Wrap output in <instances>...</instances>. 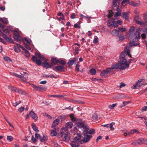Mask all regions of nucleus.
<instances>
[{"mask_svg": "<svg viewBox=\"0 0 147 147\" xmlns=\"http://www.w3.org/2000/svg\"><path fill=\"white\" fill-rule=\"evenodd\" d=\"M32 126L33 129L36 132H38L39 131L38 127L36 126L34 123L32 124Z\"/></svg>", "mask_w": 147, "mask_h": 147, "instance_id": "7c9ffc66", "label": "nucleus"}, {"mask_svg": "<svg viewBox=\"0 0 147 147\" xmlns=\"http://www.w3.org/2000/svg\"><path fill=\"white\" fill-rule=\"evenodd\" d=\"M63 66L60 65L56 66L53 68V69L57 72L58 71L64 72L65 70V68Z\"/></svg>", "mask_w": 147, "mask_h": 147, "instance_id": "9b49d317", "label": "nucleus"}, {"mask_svg": "<svg viewBox=\"0 0 147 147\" xmlns=\"http://www.w3.org/2000/svg\"><path fill=\"white\" fill-rule=\"evenodd\" d=\"M35 55L38 58L41 60H44L45 58L43 56H42L41 54L40 53H36L35 54Z\"/></svg>", "mask_w": 147, "mask_h": 147, "instance_id": "cd10ccee", "label": "nucleus"}, {"mask_svg": "<svg viewBox=\"0 0 147 147\" xmlns=\"http://www.w3.org/2000/svg\"><path fill=\"white\" fill-rule=\"evenodd\" d=\"M29 114L31 117L35 120H37L38 119V117L36 114L34 113L33 111H31L30 113Z\"/></svg>", "mask_w": 147, "mask_h": 147, "instance_id": "2eb2a0df", "label": "nucleus"}, {"mask_svg": "<svg viewBox=\"0 0 147 147\" xmlns=\"http://www.w3.org/2000/svg\"><path fill=\"white\" fill-rule=\"evenodd\" d=\"M24 107H21L19 108L18 110L21 113L24 111Z\"/></svg>", "mask_w": 147, "mask_h": 147, "instance_id": "bf43d9fd", "label": "nucleus"}, {"mask_svg": "<svg viewBox=\"0 0 147 147\" xmlns=\"http://www.w3.org/2000/svg\"><path fill=\"white\" fill-rule=\"evenodd\" d=\"M139 31V29H137L134 34L136 38L138 39H139L140 37Z\"/></svg>", "mask_w": 147, "mask_h": 147, "instance_id": "5701e85b", "label": "nucleus"}, {"mask_svg": "<svg viewBox=\"0 0 147 147\" xmlns=\"http://www.w3.org/2000/svg\"><path fill=\"white\" fill-rule=\"evenodd\" d=\"M59 122V119H55L51 127L53 128L55 130H56L55 127L58 125Z\"/></svg>", "mask_w": 147, "mask_h": 147, "instance_id": "dca6fc26", "label": "nucleus"}, {"mask_svg": "<svg viewBox=\"0 0 147 147\" xmlns=\"http://www.w3.org/2000/svg\"><path fill=\"white\" fill-rule=\"evenodd\" d=\"M147 139L146 138L139 139L136 141H134L132 143V144L135 146L140 145L143 144H147Z\"/></svg>", "mask_w": 147, "mask_h": 147, "instance_id": "423d86ee", "label": "nucleus"}, {"mask_svg": "<svg viewBox=\"0 0 147 147\" xmlns=\"http://www.w3.org/2000/svg\"><path fill=\"white\" fill-rule=\"evenodd\" d=\"M51 60L53 64L55 65H61L64 66L66 64V62L65 60L61 59H58L57 58L54 57L51 58Z\"/></svg>", "mask_w": 147, "mask_h": 147, "instance_id": "20e7f679", "label": "nucleus"}, {"mask_svg": "<svg viewBox=\"0 0 147 147\" xmlns=\"http://www.w3.org/2000/svg\"><path fill=\"white\" fill-rule=\"evenodd\" d=\"M61 137L62 138L63 135L65 136L63 138L64 140L67 142H68L70 139V134L68 133L67 129L65 128H62L60 133Z\"/></svg>", "mask_w": 147, "mask_h": 147, "instance_id": "7ed1b4c3", "label": "nucleus"}, {"mask_svg": "<svg viewBox=\"0 0 147 147\" xmlns=\"http://www.w3.org/2000/svg\"><path fill=\"white\" fill-rule=\"evenodd\" d=\"M22 41L23 42L25 45H30L31 41V40L28 38H24L22 39Z\"/></svg>", "mask_w": 147, "mask_h": 147, "instance_id": "6ab92c4d", "label": "nucleus"}, {"mask_svg": "<svg viewBox=\"0 0 147 147\" xmlns=\"http://www.w3.org/2000/svg\"><path fill=\"white\" fill-rule=\"evenodd\" d=\"M35 138L36 139H39L40 140V139L41 138V136L39 134H37V133L35 134Z\"/></svg>", "mask_w": 147, "mask_h": 147, "instance_id": "a18cd8bd", "label": "nucleus"}, {"mask_svg": "<svg viewBox=\"0 0 147 147\" xmlns=\"http://www.w3.org/2000/svg\"><path fill=\"white\" fill-rule=\"evenodd\" d=\"M98 117V115L96 113H95L92 116V118L94 120L97 119Z\"/></svg>", "mask_w": 147, "mask_h": 147, "instance_id": "a19ab883", "label": "nucleus"}, {"mask_svg": "<svg viewBox=\"0 0 147 147\" xmlns=\"http://www.w3.org/2000/svg\"><path fill=\"white\" fill-rule=\"evenodd\" d=\"M73 125V124L71 122H68L65 125L66 127L67 128H71Z\"/></svg>", "mask_w": 147, "mask_h": 147, "instance_id": "a878e982", "label": "nucleus"}, {"mask_svg": "<svg viewBox=\"0 0 147 147\" xmlns=\"http://www.w3.org/2000/svg\"><path fill=\"white\" fill-rule=\"evenodd\" d=\"M117 103H115L112 105H110L109 106V108L111 109H112L117 106Z\"/></svg>", "mask_w": 147, "mask_h": 147, "instance_id": "c9c22d12", "label": "nucleus"}, {"mask_svg": "<svg viewBox=\"0 0 147 147\" xmlns=\"http://www.w3.org/2000/svg\"><path fill=\"white\" fill-rule=\"evenodd\" d=\"M13 137L11 136H8L7 137V140L9 142L12 141L13 140Z\"/></svg>", "mask_w": 147, "mask_h": 147, "instance_id": "37998d69", "label": "nucleus"}, {"mask_svg": "<svg viewBox=\"0 0 147 147\" xmlns=\"http://www.w3.org/2000/svg\"><path fill=\"white\" fill-rule=\"evenodd\" d=\"M32 87L36 91H39L40 86H36L34 84L31 85Z\"/></svg>", "mask_w": 147, "mask_h": 147, "instance_id": "c756f323", "label": "nucleus"}, {"mask_svg": "<svg viewBox=\"0 0 147 147\" xmlns=\"http://www.w3.org/2000/svg\"><path fill=\"white\" fill-rule=\"evenodd\" d=\"M116 11H117L115 14L114 16V17H118L120 16L121 15V11H122L119 8H118L115 9Z\"/></svg>", "mask_w": 147, "mask_h": 147, "instance_id": "f3484780", "label": "nucleus"}, {"mask_svg": "<svg viewBox=\"0 0 147 147\" xmlns=\"http://www.w3.org/2000/svg\"><path fill=\"white\" fill-rule=\"evenodd\" d=\"M7 30L8 31V32L9 33L10 31H12V29L11 26H7L6 29L5 30Z\"/></svg>", "mask_w": 147, "mask_h": 147, "instance_id": "ea45409f", "label": "nucleus"}, {"mask_svg": "<svg viewBox=\"0 0 147 147\" xmlns=\"http://www.w3.org/2000/svg\"><path fill=\"white\" fill-rule=\"evenodd\" d=\"M130 4H131L133 6L136 7L138 5V4L136 3L133 1H131L130 2Z\"/></svg>", "mask_w": 147, "mask_h": 147, "instance_id": "680f3d73", "label": "nucleus"}, {"mask_svg": "<svg viewBox=\"0 0 147 147\" xmlns=\"http://www.w3.org/2000/svg\"><path fill=\"white\" fill-rule=\"evenodd\" d=\"M140 17L139 15H136L134 18V20L138 24H140L141 26H145L147 23L146 22H143L142 21H139Z\"/></svg>", "mask_w": 147, "mask_h": 147, "instance_id": "6e6552de", "label": "nucleus"}, {"mask_svg": "<svg viewBox=\"0 0 147 147\" xmlns=\"http://www.w3.org/2000/svg\"><path fill=\"white\" fill-rule=\"evenodd\" d=\"M128 56L130 57H132L130 53V52L129 50H127L125 51H123L121 52V54L120 55V57L121 58L127 61L126 64H129V66L130 62L128 63H127V56Z\"/></svg>", "mask_w": 147, "mask_h": 147, "instance_id": "39448f33", "label": "nucleus"}, {"mask_svg": "<svg viewBox=\"0 0 147 147\" xmlns=\"http://www.w3.org/2000/svg\"><path fill=\"white\" fill-rule=\"evenodd\" d=\"M147 111V106H144L141 109V111L143 112V111Z\"/></svg>", "mask_w": 147, "mask_h": 147, "instance_id": "13d9d810", "label": "nucleus"}, {"mask_svg": "<svg viewBox=\"0 0 147 147\" xmlns=\"http://www.w3.org/2000/svg\"><path fill=\"white\" fill-rule=\"evenodd\" d=\"M135 30L134 27L133 26L131 27L129 30V32L130 33H132Z\"/></svg>", "mask_w": 147, "mask_h": 147, "instance_id": "8fccbe9b", "label": "nucleus"}, {"mask_svg": "<svg viewBox=\"0 0 147 147\" xmlns=\"http://www.w3.org/2000/svg\"><path fill=\"white\" fill-rule=\"evenodd\" d=\"M9 89H11L12 91H14L15 92L19 93H21L22 94H23V92H21V90H20L19 88H17L11 86H8Z\"/></svg>", "mask_w": 147, "mask_h": 147, "instance_id": "4468645a", "label": "nucleus"}, {"mask_svg": "<svg viewBox=\"0 0 147 147\" xmlns=\"http://www.w3.org/2000/svg\"><path fill=\"white\" fill-rule=\"evenodd\" d=\"M2 36L3 38H4L7 41L11 43L13 42V40L12 39L11 37H7L6 35L4 34H3Z\"/></svg>", "mask_w": 147, "mask_h": 147, "instance_id": "a211bd4d", "label": "nucleus"}, {"mask_svg": "<svg viewBox=\"0 0 147 147\" xmlns=\"http://www.w3.org/2000/svg\"><path fill=\"white\" fill-rule=\"evenodd\" d=\"M119 33V32L118 30L116 29H114L111 32V34L113 36H117L118 35Z\"/></svg>", "mask_w": 147, "mask_h": 147, "instance_id": "bb28decb", "label": "nucleus"}, {"mask_svg": "<svg viewBox=\"0 0 147 147\" xmlns=\"http://www.w3.org/2000/svg\"><path fill=\"white\" fill-rule=\"evenodd\" d=\"M119 39V40L121 41H122L125 38L124 35L123 34H120L118 36Z\"/></svg>", "mask_w": 147, "mask_h": 147, "instance_id": "f704fd0d", "label": "nucleus"}, {"mask_svg": "<svg viewBox=\"0 0 147 147\" xmlns=\"http://www.w3.org/2000/svg\"><path fill=\"white\" fill-rule=\"evenodd\" d=\"M129 1V0H123L121 2V3L123 5H126V2Z\"/></svg>", "mask_w": 147, "mask_h": 147, "instance_id": "e2e57ef3", "label": "nucleus"}, {"mask_svg": "<svg viewBox=\"0 0 147 147\" xmlns=\"http://www.w3.org/2000/svg\"><path fill=\"white\" fill-rule=\"evenodd\" d=\"M102 138V136H99L97 138L96 140V142H98L99 140H101Z\"/></svg>", "mask_w": 147, "mask_h": 147, "instance_id": "774afa93", "label": "nucleus"}, {"mask_svg": "<svg viewBox=\"0 0 147 147\" xmlns=\"http://www.w3.org/2000/svg\"><path fill=\"white\" fill-rule=\"evenodd\" d=\"M113 14V12L111 10H110L109 11L108 17L109 18H110L112 17Z\"/></svg>", "mask_w": 147, "mask_h": 147, "instance_id": "72a5a7b5", "label": "nucleus"}, {"mask_svg": "<svg viewBox=\"0 0 147 147\" xmlns=\"http://www.w3.org/2000/svg\"><path fill=\"white\" fill-rule=\"evenodd\" d=\"M71 19H74L76 18V15L74 13H72L71 15Z\"/></svg>", "mask_w": 147, "mask_h": 147, "instance_id": "0e129e2a", "label": "nucleus"}, {"mask_svg": "<svg viewBox=\"0 0 147 147\" xmlns=\"http://www.w3.org/2000/svg\"><path fill=\"white\" fill-rule=\"evenodd\" d=\"M37 139L36 138H34L33 136H32L31 140L34 143H36L37 141Z\"/></svg>", "mask_w": 147, "mask_h": 147, "instance_id": "5fc2aeb1", "label": "nucleus"}, {"mask_svg": "<svg viewBox=\"0 0 147 147\" xmlns=\"http://www.w3.org/2000/svg\"><path fill=\"white\" fill-rule=\"evenodd\" d=\"M111 69L110 68H108L105 70L102 71L100 74V76L102 78L103 77L105 78L107 77V75L111 71Z\"/></svg>", "mask_w": 147, "mask_h": 147, "instance_id": "0eeeda50", "label": "nucleus"}, {"mask_svg": "<svg viewBox=\"0 0 147 147\" xmlns=\"http://www.w3.org/2000/svg\"><path fill=\"white\" fill-rule=\"evenodd\" d=\"M14 51L17 53H18L20 52V48L16 46H15L14 47Z\"/></svg>", "mask_w": 147, "mask_h": 147, "instance_id": "e433bc0d", "label": "nucleus"}, {"mask_svg": "<svg viewBox=\"0 0 147 147\" xmlns=\"http://www.w3.org/2000/svg\"><path fill=\"white\" fill-rule=\"evenodd\" d=\"M59 117L61 121H63L65 119L66 116L63 115H61Z\"/></svg>", "mask_w": 147, "mask_h": 147, "instance_id": "79ce46f5", "label": "nucleus"}, {"mask_svg": "<svg viewBox=\"0 0 147 147\" xmlns=\"http://www.w3.org/2000/svg\"><path fill=\"white\" fill-rule=\"evenodd\" d=\"M120 1L119 0H113L112 3V7L113 9L119 8Z\"/></svg>", "mask_w": 147, "mask_h": 147, "instance_id": "9d476101", "label": "nucleus"}, {"mask_svg": "<svg viewBox=\"0 0 147 147\" xmlns=\"http://www.w3.org/2000/svg\"><path fill=\"white\" fill-rule=\"evenodd\" d=\"M78 48L77 47H76L74 48V50L75 51V55H76L78 54Z\"/></svg>", "mask_w": 147, "mask_h": 147, "instance_id": "de8ad7c7", "label": "nucleus"}, {"mask_svg": "<svg viewBox=\"0 0 147 147\" xmlns=\"http://www.w3.org/2000/svg\"><path fill=\"white\" fill-rule=\"evenodd\" d=\"M36 63L38 65L40 66L41 64L42 61L40 59H37V60L36 61Z\"/></svg>", "mask_w": 147, "mask_h": 147, "instance_id": "49530a36", "label": "nucleus"}, {"mask_svg": "<svg viewBox=\"0 0 147 147\" xmlns=\"http://www.w3.org/2000/svg\"><path fill=\"white\" fill-rule=\"evenodd\" d=\"M80 122H76L77 125L80 128H83L84 129V131L83 133L84 135L83 139L81 140L80 141V144L84 143H86L89 141L90 138L92 136L88 134H95V131L94 129H92L89 130V128L85 126L83 122H81V120H80Z\"/></svg>", "mask_w": 147, "mask_h": 147, "instance_id": "f257e3e1", "label": "nucleus"}, {"mask_svg": "<svg viewBox=\"0 0 147 147\" xmlns=\"http://www.w3.org/2000/svg\"><path fill=\"white\" fill-rule=\"evenodd\" d=\"M42 64L43 67L45 68L46 69L48 68H51L52 66H53L54 65L52 63H51V64H50L47 62H43Z\"/></svg>", "mask_w": 147, "mask_h": 147, "instance_id": "f8f14e48", "label": "nucleus"}, {"mask_svg": "<svg viewBox=\"0 0 147 147\" xmlns=\"http://www.w3.org/2000/svg\"><path fill=\"white\" fill-rule=\"evenodd\" d=\"M130 45L131 46H137L140 45V44L139 43H135V42L133 41L132 42L130 43Z\"/></svg>", "mask_w": 147, "mask_h": 147, "instance_id": "4c0bfd02", "label": "nucleus"}, {"mask_svg": "<svg viewBox=\"0 0 147 147\" xmlns=\"http://www.w3.org/2000/svg\"><path fill=\"white\" fill-rule=\"evenodd\" d=\"M115 21L114 19H110L109 20L107 23V25L109 27L113 26V25L114 24V22Z\"/></svg>", "mask_w": 147, "mask_h": 147, "instance_id": "393cba45", "label": "nucleus"}, {"mask_svg": "<svg viewBox=\"0 0 147 147\" xmlns=\"http://www.w3.org/2000/svg\"><path fill=\"white\" fill-rule=\"evenodd\" d=\"M115 123H112L109 124L110 129L112 131H113L115 129L113 127V126L115 124Z\"/></svg>", "mask_w": 147, "mask_h": 147, "instance_id": "58836bf2", "label": "nucleus"}, {"mask_svg": "<svg viewBox=\"0 0 147 147\" xmlns=\"http://www.w3.org/2000/svg\"><path fill=\"white\" fill-rule=\"evenodd\" d=\"M48 139V138L47 136H43V137L40 139V141L41 142H46Z\"/></svg>", "mask_w": 147, "mask_h": 147, "instance_id": "c85d7f7f", "label": "nucleus"}, {"mask_svg": "<svg viewBox=\"0 0 147 147\" xmlns=\"http://www.w3.org/2000/svg\"><path fill=\"white\" fill-rule=\"evenodd\" d=\"M51 134L52 136H56L57 133L55 131L53 130L51 132Z\"/></svg>", "mask_w": 147, "mask_h": 147, "instance_id": "09e8293b", "label": "nucleus"}, {"mask_svg": "<svg viewBox=\"0 0 147 147\" xmlns=\"http://www.w3.org/2000/svg\"><path fill=\"white\" fill-rule=\"evenodd\" d=\"M141 36L142 39L144 40L146 37V34L145 33H143L141 34Z\"/></svg>", "mask_w": 147, "mask_h": 147, "instance_id": "69168bd1", "label": "nucleus"}, {"mask_svg": "<svg viewBox=\"0 0 147 147\" xmlns=\"http://www.w3.org/2000/svg\"><path fill=\"white\" fill-rule=\"evenodd\" d=\"M120 63H116L115 64L112 65L111 68H110L111 70L113 69H119L120 70H123L126 68L129 67V64H126L127 61L121 58L120 57Z\"/></svg>", "mask_w": 147, "mask_h": 147, "instance_id": "f03ea898", "label": "nucleus"}, {"mask_svg": "<svg viewBox=\"0 0 147 147\" xmlns=\"http://www.w3.org/2000/svg\"><path fill=\"white\" fill-rule=\"evenodd\" d=\"M118 29L121 32H125L126 31V29L125 28H121L119 27L118 28Z\"/></svg>", "mask_w": 147, "mask_h": 147, "instance_id": "c03bdc74", "label": "nucleus"}, {"mask_svg": "<svg viewBox=\"0 0 147 147\" xmlns=\"http://www.w3.org/2000/svg\"><path fill=\"white\" fill-rule=\"evenodd\" d=\"M77 136L75 137L73 139V142H77L81 138V135L80 134H77Z\"/></svg>", "mask_w": 147, "mask_h": 147, "instance_id": "b1692460", "label": "nucleus"}, {"mask_svg": "<svg viewBox=\"0 0 147 147\" xmlns=\"http://www.w3.org/2000/svg\"><path fill=\"white\" fill-rule=\"evenodd\" d=\"M69 116L70 117L72 121L73 122H76V123L77 124L76 122L78 121V122H80V120H81V122H82V120L80 119H78L77 120H76V118L74 117V115L73 114H70Z\"/></svg>", "mask_w": 147, "mask_h": 147, "instance_id": "aec40b11", "label": "nucleus"}, {"mask_svg": "<svg viewBox=\"0 0 147 147\" xmlns=\"http://www.w3.org/2000/svg\"><path fill=\"white\" fill-rule=\"evenodd\" d=\"M80 65L79 64L76 65V68L75 69V71H77L78 72L79 71V67Z\"/></svg>", "mask_w": 147, "mask_h": 147, "instance_id": "3c124183", "label": "nucleus"}, {"mask_svg": "<svg viewBox=\"0 0 147 147\" xmlns=\"http://www.w3.org/2000/svg\"><path fill=\"white\" fill-rule=\"evenodd\" d=\"M113 26H114L115 28H117L118 27V24L117 22H115L114 21V24L113 25Z\"/></svg>", "mask_w": 147, "mask_h": 147, "instance_id": "338daca9", "label": "nucleus"}, {"mask_svg": "<svg viewBox=\"0 0 147 147\" xmlns=\"http://www.w3.org/2000/svg\"><path fill=\"white\" fill-rule=\"evenodd\" d=\"M126 85L123 82H121L120 83L119 85V88H121L122 87L125 86Z\"/></svg>", "mask_w": 147, "mask_h": 147, "instance_id": "864d4df0", "label": "nucleus"}, {"mask_svg": "<svg viewBox=\"0 0 147 147\" xmlns=\"http://www.w3.org/2000/svg\"><path fill=\"white\" fill-rule=\"evenodd\" d=\"M90 72L92 75H95L96 74V71L94 69H90Z\"/></svg>", "mask_w": 147, "mask_h": 147, "instance_id": "2f4dec72", "label": "nucleus"}, {"mask_svg": "<svg viewBox=\"0 0 147 147\" xmlns=\"http://www.w3.org/2000/svg\"><path fill=\"white\" fill-rule=\"evenodd\" d=\"M142 79L140 80H139L135 84L133 85L132 87V89H136L139 88L141 86V83L142 82Z\"/></svg>", "mask_w": 147, "mask_h": 147, "instance_id": "ddd939ff", "label": "nucleus"}, {"mask_svg": "<svg viewBox=\"0 0 147 147\" xmlns=\"http://www.w3.org/2000/svg\"><path fill=\"white\" fill-rule=\"evenodd\" d=\"M13 32L14 34L13 38L16 40L17 41H19L22 39V37L20 36V34L17 31L13 30Z\"/></svg>", "mask_w": 147, "mask_h": 147, "instance_id": "1a4fd4ad", "label": "nucleus"}, {"mask_svg": "<svg viewBox=\"0 0 147 147\" xmlns=\"http://www.w3.org/2000/svg\"><path fill=\"white\" fill-rule=\"evenodd\" d=\"M32 61L34 62H36V61L37 60V58L35 56H33L31 58Z\"/></svg>", "mask_w": 147, "mask_h": 147, "instance_id": "4d7b16f0", "label": "nucleus"}, {"mask_svg": "<svg viewBox=\"0 0 147 147\" xmlns=\"http://www.w3.org/2000/svg\"><path fill=\"white\" fill-rule=\"evenodd\" d=\"M130 101H124L123 102V106H125L127 104L130 103Z\"/></svg>", "mask_w": 147, "mask_h": 147, "instance_id": "052dcab7", "label": "nucleus"}, {"mask_svg": "<svg viewBox=\"0 0 147 147\" xmlns=\"http://www.w3.org/2000/svg\"><path fill=\"white\" fill-rule=\"evenodd\" d=\"M47 89V88L45 87L40 86L39 91H40L41 90H46Z\"/></svg>", "mask_w": 147, "mask_h": 147, "instance_id": "603ef678", "label": "nucleus"}, {"mask_svg": "<svg viewBox=\"0 0 147 147\" xmlns=\"http://www.w3.org/2000/svg\"><path fill=\"white\" fill-rule=\"evenodd\" d=\"M75 62V61L73 60H69L67 63V65L69 66L72 65Z\"/></svg>", "mask_w": 147, "mask_h": 147, "instance_id": "473e14b6", "label": "nucleus"}, {"mask_svg": "<svg viewBox=\"0 0 147 147\" xmlns=\"http://www.w3.org/2000/svg\"><path fill=\"white\" fill-rule=\"evenodd\" d=\"M10 74L13 76H14L16 77H17L19 78H25V77H24V76H22V74H21L22 75H18V74H16V73H15V72H10Z\"/></svg>", "mask_w": 147, "mask_h": 147, "instance_id": "4be33fe9", "label": "nucleus"}, {"mask_svg": "<svg viewBox=\"0 0 147 147\" xmlns=\"http://www.w3.org/2000/svg\"><path fill=\"white\" fill-rule=\"evenodd\" d=\"M122 18L126 20H128L129 18V13L127 12H123L122 15Z\"/></svg>", "mask_w": 147, "mask_h": 147, "instance_id": "412c9836", "label": "nucleus"}, {"mask_svg": "<svg viewBox=\"0 0 147 147\" xmlns=\"http://www.w3.org/2000/svg\"><path fill=\"white\" fill-rule=\"evenodd\" d=\"M50 77H53L55 78H59V76L57 75H55L54 74H51L49 75Z\"/></svg>", "mask_w": 147, "mask_h": 147, "instance_id": "6e6d98bb", "label": "nucleus"}]
</instances>
